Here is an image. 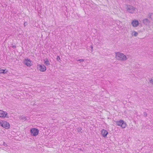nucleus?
<instances>
[{
	"instance_id": "6",
	"label": "nucleus",
	"mask_w": 153,
	"mask_h": 153,
	"mask_svg": "<svg viewBox=\"0 0 153 153\" xmlns=\"http://www.w3.org/2000/svg\"><path fill=\"white\" fill-rule=\"evenodd\" d=\"M116 124L118 126H120L123 128H125L126 126V123L123 120L117 122Z\"/></svg>"
},
{
	"instance_id": "21",
	"label": "nucleus",
	"mask_w": 153,
	"mask_h": 153,
	"mask_svg": "<svg viewBox=\"0 0 153 153\" xmlns=\"http://www.w3.org/2000/svg\"><path fill=\"white\" fill-rule=\"evenodd\" d=\"M151 13H149L148 15V16H149V19L151 18Z\"/></svg>"
},
{
	"instance_id": "1",
	"label": "nucleus",
	"mask_w": 153,
	"mask_h": 153,
	"mask_svg": "<svg viewBox=\"0 0 153 153\" xmlns=\"http://www.w3.org/2000/svg\"><path fill=\"white\" fill-rule=\"evenodd\" d=\"M115 58L117 60L121 62L125 61L128 59L124 53L119 52H115Z\"/></svg>"
},
{
	"instance_id": "10",
	"label": "nucleus",
	"mask_w": 153,
	"mask_h": 153,
	"mask_svg": "<svg viewBox=\"0 0 153 153\" xmlns=\"http://www.w3.org/2000/svg\"><path fill=\"white\" fill-rule=\"evenodd\" d=\"M24 64L29 67H30L32 65L31 61L28 59H25L24 60Z\"/></svg>"
},
{
	"instance_id": "9",
	"label": "nucleus",
	"mask_w": 153,
	"mask_h": 153,
	"mask_svg": "<svg viewBox=\"0 0 153 153\" xmlns=\"http://www.w3.org/2000/svg\"><path fill=\"white\" fill-rule=\"evenodd\" d=\"M0 117L3 118H8L9 116H8L7 112L0 110Z\"/></svg>"
},
{
	"instance_id": "15",
	"label": "nucleus",
	"mask_w": 153,
	"mask_h": 153,
	"mask_svg": "<svg viewBox=\"0 0 153 153\" xmlns=\"http://www.w3.org/2000/svg\"><path fill=\"white\" fill-rule=\"evenodd\" d=\"M56 60H57L59 62H60V59L59 56H58L56 58Z\"/></svg>"
},
{
	"instance_id": "2",
	"label": "nucleus",
	"mask_w": 153,
	"mask_h": 153,
	"mask_svg": "<svg viewBox=\"0 0 153 153\" xmlns=\"http://www.w3.org/2000/svg\"><path fill=\"white\" fill-rule=\"evenodd\" d=\"M126 11L131 13H134L137 10L136 8L130 5H126Z\"/></svg>"
},
{
	"instance_id": "22",
	"label": "nucleus",
	"mask_w": 153,
	"mask_h": 153,
	"mask_svg": "<svg viewBox=\"0 0 153 153\" xmlns=\"http://www.w3.org/2000/svg\"><path fill=\"white\" fill-rule=\"evenodd\" d=\"M91 51H93V46H92V45H91Z\"/></svg>"
},
{
	"instance_id": "4",
	"label": "nucleus",
	"mask_w": 153,
	"mask_h": 153,
	"mask_svg": "<svg viewBox=\"0 0 153 153\" xmlns=\"http://www.w3.org/2000/svg\"><path fill=\"white\" fill-rule=\"evenodd\" d=\"M31 135L33 136H37L39 134V131L35 128H31L30 130Z\"/></svg>"
},
{
	"instance_id": "5",
	"label": "nucleus",
	"mask_w": 153,
	"mask_h": 153,
	"mask_svg": "<svg viewBox=\"0 0 153 153\" xmlns=\"http://www.w3.org/2000/svg\"><path fill=\"white\" fill-rule=\"evenodd\" d=\"M37 68L39 70L42 72H45L46 70V68L44 65H38Z\"/></svg>"
},
{
	"instance_id": "16",
	"label": "nucleus",
	"mask_w": 153,
	"mask_h": 153,
	"mask_svg": "<svg viewBox=\"0 0 153 153\" xmlns=\"http://www.w3.org/2000/svg\"><path fill=\"white\" fill-rule=\"evenodd\" d=\"M21 119L24 120H26V118L25 117H21Z\"/></svg>"
},
{
	"instance_id": "11",
	"label": "nucleus",
	"mask_w": 153,
	"mask_h": 153,
	"mask_svg": "<svg viewBox=\"0 0 153 153\" xmlns=\"http://www.w3.org/2000/svg\"><path fill=\"white\" fill-rule=\"evenodd\" d=\"M131 35L132 37H136L138 35V33L134 30H132L131 31Z\"/></svg>"
},
{
	"instance_id": "20",
	"label": "nucleus",
	"mask_w": 153,
	"mask_h": 153,
	"mask_svg": "<svg viewBox=\"0 0 153 153\" xmlns=\"http://www.w3.org/2000/svg\"><path fill=\"white\" fill-rule=\"evenodd\" d=\"M3 145L5 147H7V144L6 143L4 142H3Z\"/></svg>"
},
{
	"instance_id": "17",
	"label": "nucleus",
	"mask_w": 153,
	"mask_h": 153,
	"mask_svg": "<svg viewBox=\"0 0 153 153\" xmlns=\"http://www.w3.org/2000/svg\"><path fill=\"white\" fill-rule=\"evenodd\" d=\"M77 61H79L80 62H82L84 61V60L82 59H78L77 60Z\"/></svg>"
},
{
	"instance_id": "3",
	"label": "nucleus",
	"mask_w": 153,
	"mask_h": 153,
	"mask_svg": "<svg viewBox=\"0 0 153 153\" xmlns=\"http://www.w3.org/2000/svg\"><path fill=\"white\" fill-rule=\"evenodd\" d=\"M0 125L3 128L6 129L9 128L10 126V125L9 123L4 120H0Z\"/></svg>"
},
{
	"instance_id": "12",
	"label": "nucleus",
	"mask_w": 153,
	"mask_h": 153,
	"mask_svg": "<svg viewBox=\"0 0 153 153\" xmlns=\"http://www.w3.org/2000/svg\"><path fill=\"white\" fill-rule=\"evenodd\" d=\"M108 131L102 129L101 131V133L102 135L104 137H106L107 134H108Z\"/></svg>"
},
{
	"instance_id": "7",
	"label": "nucleus",
	"mask_w": 153,
	"mask_h": 153,
	"mask_svg": "<svg viewBox=\"0 0 153 153\" xmlns=\"http://www.w3.org/2000/svg\"><path fill=\"white\" fill-rule=\"evenodd\" d=\"M143 22L146 26H149L150 25L151 21L148 18H145L143 19Z\"/></svg>"
},
{
	"instance_id": "13",
	"label": "nucleus",
	"mask_w": 153,
	"mask_h": 153,
	"mask_svg": "<svg viewBox=\"0 0 153 153\" xmlns=\"http://www.w3.org/2000/svg\"><path fill=\"white\" fill-rule=\"evenodd\" d=\"M44 63L47 66H48L50 65L49 62L47 58L44 59Z\"/></svg>"
},
{
	"instance_id": "18",
	"label": "nucleus",
	"mask_w": 153,
	"mask_h": 153,
	"mask_svg": "<svg viewBox=\"0 0 153 153\" xmlns=\"http://www.w3.org/2000/svg\"><path fill=\"white\" fill-rule=\"evenodd\" d=\"M82 130V129L81 127H79L77 129V130L79 132L81 131Z\"/></svg>"
},
{
	"instance_id": "8",
	"label": "nucleus",
	"mask_w": 153,
	"mask_h": 153,
	"mask_svg": "<svg viewBox=\"0 0 153 153\" xmlns=\"http://www.w3.org/2000/svg\"><path fill=\"white\" fill-rule=\"evenodd\" d=\"M131 25L132 27H136L139 25V22L137 19H134L131 21Z\"/></svg>"
},
{
	"instance_id": "23",
	"label": "nucleus",
	"mask_w": 153,
	"mask_h": 153,
	"mask_svg": "<svg viewBox=\"0 0 153 153\" xmlns=\"http://www.w3.org/2000/svg\"><path fill=\"white\" fill-rule=\"evenodd\" d=\"M25 23H24V26L25 27V26H26V25H25Z\"/></svg>"
},
{
	"instance_id": "14",
	"label": "nucleus",
	"mask_w": 153,
	"mask_h": 153,
	"mask_svg": "<svg viewBox=\"0 0 153 153\" xmlns=\"http://www.w3.org/2000/svg\"><path fill=\"white\" fill-rule=\"evenodd\" d=\"M5 70H3L0 68V73H6L7 72V71L5 72Z\"/></svg>"
},
{
	"instance_id": "19",
	"label": "nucleus",
	"mask_w": 153,
	"mask_h": 153,
	"mask_svg": "<svg viewBox=\"0 0 153 153\" xmlns=\"http://www.w3.org/2000/svg\"><path fill=\"white\" fill-rule=\"evenodd\" d=\"M150 82L151 83L153 84V80L152 79H151L150 80Z\"/></svg>"
}]
</instances>
